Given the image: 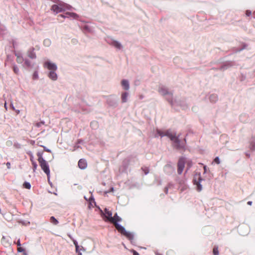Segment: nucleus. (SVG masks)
I'll use <instances>...</instances> for the list:
<instances>
[{
	"label": "nucleus",
	"instance_id": "f257e3e1",
	"mask_svg": "<svg viewBox=\"0 0 255 255\" xmlns=\"http://www.w3.org/2000/svg\"><path fill=\"white\" fill-rule=\"evenodd\" d=\"M102 213L107 220L115 224L116 229L119 232L126 236L129 239H132L133 235L132 234L127 232L123 226L117 223L118 222L122 221V218L118 216L117 214H115L114 217H112V212L107 209H105V213L102 212Z\"/></svg>",
	"mask_w": 255,
	"mask_h": 255
},
{
	"label": "nucleus",
	"instance_id": "f03ea898",
	"mask_svg": "<svg viewBox=\"0 0 255 255\" xmlns=\"http://www.w3.org/2000/svg\"><path fill=\"white\" fill-rule=\"evenodd\" d=\"M44 66L48 70L49 78L52 80L56 81L58 78L56 73L57 70L56 64L53 61L48 60L44 63Z\"/></svg>",
	"mask_w": 255,
	"mask_h": 255
},
{
	"label": "nucleus",
	"instance_id": "7ed1b4c3",
	"mask_svg": "<svg viewBox=\"0 0 255 255\" xmlns=\"http://www.w3.org/2000/svg\"><path fill=\"white\" fill-rule=\"evenodd\" d=\"M157 132L159 136H167L173 141L174 145L177 147H182L183 142H182V143H180V139L174 133H172L170 131H167L165 133H163V132L160 130H157Z\"/></svg>",
	"mask_w": 255,
	"mask_h": 255
},
{
	"label": "nucleus",
	"instance_id": "20e7f679",
	"mask_svg": "<svg viewBox=\"0 0 255 255\" xmlns=\"http://www.w3.org/2000/svg\"><path fill=\"white\" fill-rule=\"evenodd\" d=\"M38 161L39 162L41 168L43 171L47 174L48 178H49L50 175V170L49 168L48 165L47 164L46 161L42 158L41 156H40L38 158Z\"/></svg>",
	"mask_w": 255,
	"mask_h": 255
},
{
	"label": "nucleus",
	"instance_id": "39448f33",
	"mask_svg": "<svg viewBox=\"0 0 255 255\" xmlns=\"http://www.w3.org/2000/svg\"><path fill=\"white\" fill-rule=\"evenodd\" d=\"M69 6L65 3H60L59 4H54L51 7V9L54 12L58 13L68 9Z\"/></svg>",
	"mask_w": 255,
	"mask_h": 255
},
{
	"label": "nucleus",
	"instance_id": "423d86ee",
	"mask_svg": "<svg viewBox=\"0 0 255 255\" xmlns=\"http://www.w3.org/2000/svg\"><path fill=\"white\" fill-rule=\"evenodd\" d=\"M202 180L200 174L195 175L194 178V183L197 186V190L199 191H200L202 189V185L200 184V182Z\"/></svg>",
	"mask_w": 255,
	"mask_h": 255
},
{
	"label": "nucleus",
	"instance_id": "0eeeda50",
	"mask_svg": "<svg viewBox=\"0 0 255 255\" xmlns=\"http://www.w3.org/2000/svg\"><path fill=\"white\" fill-rule=\"evenodd\" d=\"M107 42L109 44L115 47L116 48H117L118 49H120L122 48V45L121 43L119 41H118L113 38H108L107 39Z\"/></svg>",
	"mask_w": 255,
	"mask_h": 255
},
{
	"label": "nucleus",
	"instance_id": "6e6552de",
	"mask_svg": "<svg viewBox=\"0 0 255 255\" xmlns=\"http://www.w3.org/2000/svg\"><path fill=\"white\" fill-rule=\"evenodd\" d=\"M186 162H187V160L185 158H181L179 159L178 164V172L179 174L182 172Z\"/></svg>",
	"mask_w": 255,
	"mask_h": 255
},
{
	"label": "nucleus",
	"instance_id": "1a4fd4ad",
	"mask_svg": "<svg viewBox=\"0 0 255 255\" xmlns=\"http://www.w3.org/2000/svg\"><path fill=\"white\" fill-rule=\"evenodd\" d=\"M121 84L124 90L128 91L129 89V82L128 80L127 79H123L121 81Z\"/></svg>",
	"mask_w": 255,
	"mask_h": 255
},
{
	"label": "nucleus",
	"instance_id": "9d476101",
	"mask_svg": "<svg viewBox=\"0 0 255 255\" xmlns=\"http://www.w3.org/2000/svg\"><path fill=\"white\" fill-rule=\"evenodd\" d=\"M87 162L86 160L84 159H80L78 162V166L80 168L84 169L87 167Z\"/></svg>",
	"mask_w": 255,
	"mask_h": 255
},
{
	"label": "nucleus",
	"instance_id": "9b49d317",
	"mask_svg": "<svg viewBox=\"0 0 255 255\" xmlns=\"http://www.w3.org/2000/svg\"><path fill=\"white\" fill-rule=\"evenodd\" d=\"M129 94L128 92H123L121 95V99L123 103H126L128 101Z\"/></svg>",
	"mask_w": 255,
	"mask_h": 255
},
{
	"label": "nucleus",
	"instance_id": "f8f14e48",
	"mask_svg": "<svg viewBox=\"0 0 255 255\" xmlns=\"http://www.w3.org/2000/svg\"><path fill=\"white\" fill-rule=\"evenodd\" d=\"M64 17L76 19L78 18V16L77 14L73 12H66Z\"/></svg>",
	"mask_w": 255,
	"mask_h": 255
},
{
	"label": "nucleus",
	"instance_id": "ddd939ff",
	"mask_svg": "<svg viewBox=\"0 0 255 255\" xmlns=\"http://www.w3.org/2000/svg\"><path fill=\"white\" fill-rule=\"evenodd\" d=\"M158 92L163 96H166L167 95H168L169 93L167 90V89L163 87H160L158 89Z\"/></svg>",
	"mask_w": 255,
	"mask_h": 255
},
{
	"label": "nucleus",
	"instance_id": "4468645a",
	"mask_svg": "<svg viewBox=\"0 0 255 255\" xmlns=\"http://www.w3.org/2000/svg\"><path fill=\"white\" fill-rule=\"evenodd\" d=\"M27 56L30 57V58H35L36 56H35V54L33 52V50H29L28 52H27Z\"/></svg>",
	"mask_w": 255,
	"mask_h": 255
},
{
	"label": "nucleus",
	"instance_id": "2eb2a0df",
	"mask_svg": "<svg viewBox=\"0 0 255 255\" xmlns=\"http://www.w3.org/2000/svg\"><path fill=\"white\" fill-rule=\"evenodd\" d=\"M16 56H17V62H18L19 63H22L23 61V58L22 56L20 54L17 53V54H16Z\"/></svg>",
	"mask_w": 255,
	"mask_h": 255
},
{
	"label": "nucleus",
	"instance_id": "dca6fc26",
	"mask_svg": "<svg viewBox=\"0 0 255 255\" xmlns=\"http://www.w3.org/2000/svg\"><path fill=\"white\" fill-rule=\"evenodd\" d=\"M50 221L54 225H57L58 223V221L54 217L50 218Z\"/></svg>",
	"mask_w": 255,
	"mask_h": 255
},
{
	"label": "nucleus",
	"instance_id": "f3484780",
	"mask_svg": "<svg viewBox=\"0 0 255 255\" xmlns=\"http://www.w3.org/2000/svg\"><path fill=\"white\" fill-rule=\"evenodd\" d=\"M23 187L25 188L29 189L31 188V185L29 182H24L23 184Z\"/></svg>",
	"mask_w": 255,
	"mask_h": 255
},
{
	"label": "nucleus",
	"instance_id": "a211bd4d",
	"mask_svg": "<svg viewBox=\"0 0 255 255\" xmlns=\"http://www.w3.org/2000/svg\"><path fill=\"white\" fill-rule=\"evenodd\" d=\"M214 162L216 163H217V164H219L220 163V159L218 157H216L214 160Z\"/></svg>",
	"mask_w": 255,
	"mask_h": 255
},
{
	"label": "nucleus",
	"instance_id": "6ab92c4d",
	"mask_svg": "<svg viewBox=\"0 0 255 255\" xmlns=\"http://www.w3.org/2000/svg\"><path fill=\"white\" fill-rule=\"evenodd\" d=\"M213 254L214 255H219V252L217 248H214L213 249Z\"/></svg>",
	"mask_w": 255,
	"mask_h": 255
},
{
	"label": "nucleus",
	"instance_id": "aec40b11",
	"mask_svg": "<svg viewBox=\"0 0 255 255\" xmlns=\"http://www.w3.org/2000/svg\"><path fill=\"white\" fill-rule=\"evenodd\" d=\"M251 14H252V12H251V11H250V10H247V11H246V16H251Z\"/></svg>",
	"mask_w": 255,
	"mask_h": 255
},
{
	"label": "nucleus",
	"instance_id": "412c9836",
	"mask_svg": "<svg viewBox=\"0 0 255 255\" xmlns=\"http://www.w3.org/2000/svg\"><path fill=\"white\" fill-rule=\"evenodd\" d=\"M44 43L45 45L48 46L50 43V41L48 39H47L44 40Z\"/></svg>",
	"mask_w": 255,
	"mask_h": 255
},
{
	"label": "nucleus",
	"instance_id": "4be33fe9",
	"mask_svg": "<svg viewBox=\"0 0 255 255\" xmlns=\"http://www.w3.org/2000/svg\"><path fill=\"white\" fill-rule=\"evenodd\" d=\"M13 71H14V72L15 73H16V74H17V73H18L19 70H18V68L17 67L14 66V67H13Z\"/></svg>",
	"mask_w": 255,
	"mask_h": 255
},
{
	"label": "nucleus",
	"instance_id": "5701e85b",
	"mask_svg": "<svg viewBox=\"0 0 255 255\" xmlns=\"http://www.w3.org/2000/svg\"><path fill=\"white\" fill-rule=\"evenodd\" d=\"M32 164H33V170H35L36 168H37V164H36V163L34 161H32Z\"/></svg>",
	"mask_w": 255,
	"mask_h": 255
},
{
	"label": "nucleus",
	"instance_id": "b1692460",
	"mask_svg": "<svg viewBox=\"0 0 255 255\" xmlns=\"http://www.w3.org/2000/svg\"><path fill=\"white\" fill-rule=\"evenodd\" d=\"M74 244L75 246V248H77V247H79L78 243H77V242L76 241H74Z\"/></svg>",
	"mask_w": 255,
	"mask_h": 255
},
{
	"label": "nucleus",
	"instance_id": "393cba45",
	"mask_svg": "<svg viewBox=\"0 0 255 255\" xmlns=\"http://www.w3.org/2000/svg\"><path fill=\"white\" fill-rule=\"evenodd\" d=\"M6 165L7 168L9 169L10 168V163L9 162H7Z\"/></svg>",
	"mask_w": 255,
	"mask_h": 255
},
{
	"label": "nucleus",
	"instance_id": "a878e982",
	"mask_svg": "<svg viewBox=\"0 0 255 255\" xmlns=\"http://www.w3.org/2000/svg\"><path fill=\"white\" fill-rule=\"evenodd\" d=\"M18 251L19 252H22V251H23V249H22V248H18Z\"/></svg>",
	"mask_w": 255,
	"mask_h": 255
},
{
	"label": "nucleus",
	"instance_id": "bb28decb",
	"mask_svg": "<svg viewBox=\"0 0 255 255\" xmlns=\"http://www.w3.org/2000/svg\"><path fill=\"white\" fill-rule=\"evenodd\" d=\"M133 255H139L138 253L135 251H133Z\"/></svg>",
	"mask_w": 255,
	"mask_h": 255
},
{
	"label": "nucleus",
	"instance_id": "cd10ccee",
	"mask_svg": "<svg viewBox=\"0 0 255 255\" xmlns=\"http://www.w3.org/2000/svg\"><path fill=\"white\" fill-rule=\"evenodd\" d=\"M25 63L27 66L30 65V64L28 63V62L27 60H25Z\"/></svg>",
	"mask_w": 255,
	"mask_h": 255
},
{
	"label": "nucleus",
	"instance_id": "c85d7f7f",
	"mask_svg": "<svg viewBox=\"0 0 255 255\" xmlns=\"http://www.w3.org/2000/svg\"><path fill=\"white\" fill-rule=\"evenodd\" d=\"M204 172H206V170H207V167H206V166H204Z\"/></svg>",
	"mask_w": 255,
	"mask_h": 255
},
{
	"label": "nucleus",
	"instance_id": "c756f323",
	"mask_svg": "<svg viewBox=\"0 0 255 255\" xmlns=\"http://www.w3.org/2000/svg\"><path fill=\"white\" fill-rule=\"evenodd\" d=\"M44 149L45 150H46V151H48V152H51V150L50 149H47L46 148H44Z\"/></svg>",
	"mask_w": 255,
	"mask_h": 255
},
{
	"label": "nucleus",
	"instance_id": "7c9ffc66",
	"mask_svg": "<svg viewBox=\"0 0 255 255\" xmlns=\"http://www.w3.org/2000/svg\"><path fill=\"white\" fill-rule=\"evenodd\" d=\"M79 247H77V248H76V251L77 252H78L79 251Z\"/></svg>",
	"mask_w": 255,
	"mask_h": 255
},
{
	"label": "nucleus",
	"instance_id": "2f4dec72",
	"mask_svg": "<svg viewBox=\"0 0 255 255\" xmlns=\"http://www.w3.org/2000/svg\"><path fill=\"white\" fill-rule=\"evenodd\" d=\"M4 107H5V108L6 109H7V107H6V103H5V104H4Z\"/></svg>",
	"mask_w": 255,
	"mask_h": 255
},
{
	"label": "nucleus",
	"instance_id": "473e14b6",
	"mask_svg": "<svg viewBox=\"0 0 255 255\" xmlns=\"http://www.w3.org/2000/svg\"><path fill=\"white\" fill-rule=\"evenodd\" d=\"M114 189L112 188H111V191H113Z\"/></svg>",
	"mask_w": 255,
	"mask_h": 255
},
{
	"label": "nucleus",
	"instance_id": "72a5a7b5",
	"mask_svg": "<svg viewBox=\"0 0 255 255\" xmlns=\"http://www.w3.org/2000/svg\"><path fill=\"white\" fill-rule=\"evenodd\" d=\"M30 224L29 222H28L27 224Z\"/></svg>",
	"mask_w": 255,
	"mask_h": 255
}]
</instances>
